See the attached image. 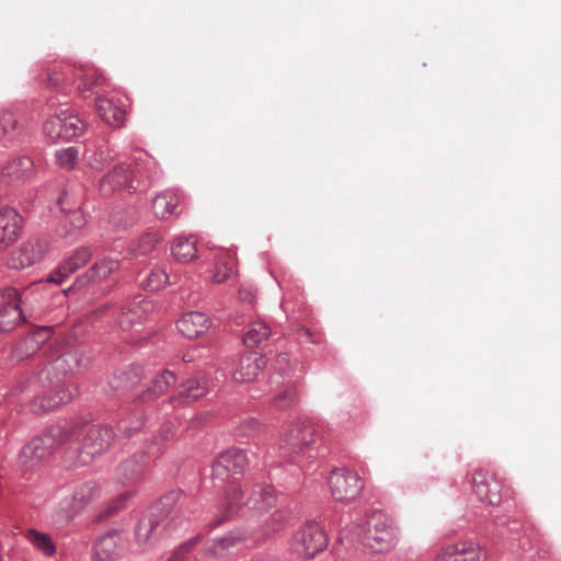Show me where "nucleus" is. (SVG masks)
Returning a JSON list of instances; mask_svg holds the SVG:
<instances>
[{
	"mask_svg": "<svg viewBox=\"0 0 561 561\" xmlns=\"http://www.w3.org/2000/svg\"><path fill=\"white\" fill-rule=\"evenodd\" d=\"M271 335V329L266 323L257 321L251 324L243 336L244 344L250 347H256L262 342L266 341Z\"/></svg>",
	"mask_w": 561,
	"mask_h": 561,
	"instance_id": "f704fd0d",
	"label": "nucleus"
},
{
	"mask_svg": "<svg viewBox=\"0 0 561 561\" xmlns=\"http://www.w3.org/2000/svg\"><path fill=\"white\" fill-rule=\"evenodd\" d=\"M44 286L45 282L39 280L22 294L12 287L0 290V332H11L25 321L22 305H32L31 295L36 294Z\"/></svg>",
	"mask_w": 561,
	"mask_h": 561,
	"instance_id": "20e7f679",
	"label": "nucleus"
},
{
	"mask_svg": "<svg viewBox=\"0 0 561 561\" xmlns=\"http://www.w3.org/2000/svg\"><path fill=\"white\" fill-rule=\"evenodd\" d=\"M149 466L147 453L139 451L127 457L116 468V478L123 484L136 483L142 479Z\"/></svg>",
	"mask_w": 561,
	"mask_h": 561,
	"instance_id": "2eb2a0df",
	"label": "nucleus"
},
{
	"mask_svg": "<svg viewBox=\"0 0 561 561\" xmlns=\"http://www.w3.org/2000/svg\"><path fill=\"white\" fill-rule=\"evenodd\" d=\"M169 284V276L163 268H152L144 280L147 290L157 291L164 288Z\"/></svg>",
	"mask_w": 561,
	"mask_h": 561,
	"instance_id": "e433bc0d",
	"label": "nucleus"
},
{
	"mask_svg": "<svg viewBox=\"0 0 561 561\" xmlns=\"http://www.w3.org/2000/svg\"><path fill=\"white\" fill-rule=\"evenodd\" d=\"M28 119L15 108H0V140L5 144L21 141L27 135Z\"/></svg>",
	"mask_w": 561,
	"mask_h": 561,
	"instance_id": "9d476101",
	"label": "nucleus"
},
{
	"mask_svg": "<svg viewBox=\"0 0 561 561\" xmlns=\"http://www.w3.org/2000/svg\"><path fill=\"white\" fill-rule=\"evenodd\" d=\"M25 538L36 550L46 557H51L56 552L55 542L45 533L32 528L25 533Z\"/></svg>",
	"mask_w": 561,
	"mask_h": 561,
	"instance_id": "2f4dec72",
	"label": "nucleus"
},
{
	"mask_svg": "<svg viewBox=\"0 0 561 561\" xmlns=\"http://www.w3.org/2000/svg\"><path fill=\"white\" fill-rule=\"evenodd\" d=\"M23 218L19 211L10 206L0 208V251L15 243L23 231Z\"/></svg>",
	"mask_w": 561,
	"mask_h": 561,
	"instance_id": "4468645a",
	"label": "nucleus"
},
{
	"mask_svg": "<svg viewBox=\"0 0 561 561\" xmlns=\"http://www.w3.org/2000/svg\"><path fill=\"white\" fill-rule=\"evenodd\" d=\"M279 359L285 360V359H286V356H285V355H280V356H279Z\"/></svg>",
	"mask_w": 561,
	"mask_h": 561,
	"instance_id": "5fc2aeb1",
	"label": "nucleus"
},
{
	"mask_svg": "<svg viewBox=\"0 0 561 561\" xmlns=\"http://www.w3.org/2000/svg\"><path fill=\"white\" fill-rule=\"evenodd\" d=\"M277 503V493L272 485L265 483H256L253 485L247 501L243 499V505L257 512H266L274 507Z\"/></svg>",
	"mask_w": 561,
	"mask_h": 561,
	"instance_id": "4be33fe9",
	"label": "nucleus"
},
{
	"mask_svg": "<svg viewBox=\"0 0 561 561\" xmlns=\"http://www.w3.org/2000/svg\"><path fill=\"white\" fill-rule=\"evenodd\" d=\"M249 460L244 450L230 448L221 453L213 462V479L217 483H226L218 500L215 526L236 515L243 504V491L239 478L248 467Z\"/></svg>",
	"mask_w": 561,
	"mask_h": 561,
	"instance_id": "f257e3e1",
	"label": "nucleus"
},
{
	"mask_svg": "<svg viewBox=\"0 0 561 561\" xmlns=\"http://www.w3.org/2000/svg\"><path fill=\"white\" fill-rule=\"evenodd\" d=\"M232 263L228 262L226 259H220L217 261L211 275L210 279L214 283H222L226 279H228L232 273Z\"/></svg>",
	"mask_w": 561,
	"mask_h": 561,
	"instance_id": "a19ab883",
	"label": "nucleus"
},
{
	"mask_svg": "<svg viewBox=\"0 0 561 561\" xmlns=\"http://www.w3.org/2000/svg\"><path fill=\"white\" fill-rule=\"evenodd\" d=\"M114 438L115 434L108 426L93 425L85 428L80 440L78 461L81 465L90 463L112 445Z\"/></svg>",
	"mask_w": 561,
	"mask_h": 561,
	"instance_id": "0eeeda50",
	"label": "nucleus"
},
{
	"mask_svg": "<svg viewBox=\"0 0 561 561\" xmlns=\"http://www.w3.org/2000/svg\"><path fill=\"white\" fill-rule=\"evenodd\" d=\"M172 255L180 262L187 263L197 256L196 240L192 237H176L171 247Z\"/></svg>",
	"mask_w": 561,
	"mask_h": 561,
	"instance_id": "c85d7f7f",
	"label": "nucleus"
},
{
	"mask_svg": "<svg viewBox=\"0 0 561 561\" xmlns=\"http://www.w3.org/2000/svg\"><path fill=\"white\" fill-rule=\"evenodd\" d=\"M158 241H159V234L156 231L149 230V231L145 232L138 241V245L136 248L137 253L138 254L149 253L150 251L153 250V248L156 247Z\"/></svg>",
	"mask_w": 561,
	"mask_h": 561,
	"instance_id": "79ce46f5",
	"label": "nucleus"
},
{
	"mask_svg": "<svg viewBox=\"0 0 561 561\" xmlns=\"http://www.w3.org/2000/svg\"><path fill=\"white\" fill-rule=\"evenodd\" d=\"M265 367V359L256 354L242 356L232 371V378L237 382L253 381Z\"/></svg>",
	"mask_w": 561,
	"mask_h": 561,
	"instance_id": "5701e85b",
	"label": "nucleus"
},
{
	"mask_svg": "<svg viewBox=\"0 0 561 561\" xmlns=\"http://www.w3.org/2000/svg\"><path fill=\"white\" fill-rule=\"evenodd\" d=\"M280 379H282V375L280 374H275V375L272 376V382L275 383V385L279 383Z\"/></svg>",
	"mask_w": 561,
	"mask_h": 561,
	"instance_id": "603ef678",
	"label": "nucleus"
},
{
	"mask_svg": "<svg viewBox=\"0 0 561 561\" xmlns=\"http://www.w3.org/2000/svg\"><path fill=\"white\" fill-rule=\"evenodd\" d=\"M289 519V512L283 508L275 510L264 522V535L271 536L282 530Z\"/></svg>",
	"mask_w": 561,
	"mask_h": 561,
	"instance_id": "c9c22d12",
	"label": "nucleus"
},
{
	"mask_svg": "<svg viewBox=\"0 0 561 561\" xmlns=\"http://www.w3.org/2000/svg\"><path fill=\"white\" fill-rule=\"evenodd\" d=\"M363 543L376 552H387L399 541V530L392 519L380 511L368 515L366 525L358 533Z\"/></svg>",
	"mask_w": 561,
	"mask_h": 561,
	"instance_id": "39448f33",
	"label": "nucleus"
},
{
	"mask_svg": "<svg viewBox=\"0 0 561 561\" xmlns=\"http://www.w3.org/2000/svg\"><path fill=\"white\" fill-rule=\"evenodd\" d=\"M473 492L478 499L490 505H497L502 501L501 483L484 470H476L472 477Z\"/></svg>",
	"mask_w": 561,
	"mask_h": 561,
	"instance_id": "f3484780",
	"label": "nucleus"
},
{
	"mask_svg": "<svg viewBox=\"0 0 561 561\" xmlns=\"http://www.w3.org/2000/svg\"><path fill=\"white\" fill-rule=\"evenodd\" d=\"M328 483L333 499L342 502L355 500L363 489L359 476L345 468L332 470Z\"/></svg>",
	"mask_w": 561,
	"mask_h": 561,
	"instance_id": "6e6552de",
	"label": "nucleus"
},
{
	"mask_svg": "<svg viewBox=\"0 0 561 561\" xmlns=\"http://www.w3.org/2000/svg\"><path fill=\"white\" fill-rule=\"evenodd\" d=\"M99 494L95 481H85L78 484L69 496L64 497L61 511L65 517L71 518L82 511Z\"/></svg>",
	"mask_w": 561,
	"mask_h": 561,
	"instance_id": "ddd939ff",
	"label": "nucleus"
},
{
	"mask_svg": "<svg viewBox=\"0 0 561 561\" xmlns=\"http://www.w3.org/2000/svg\"><path fill=\"white\" fill-rule=\"evenodd\" d=\"M95 108L104 123L119 128L125 123V111L112 99L96 98Z\"/></svg>",
	"mask_w": 561,
	"mask_h": 561,
	"instance_id": "393cba45",
	"label": "nucleus"
},
{
	"mask_svg": "<svg viewBox=\"0 0 561 561\" xmlns=\"http://www.w3.org/2000/svg\"><path fill=\"white\" fill-rule=\"evenodd\" d=\"M127 550V537L118 530H110L101 535L93 548L95 561H115Z\"/></svg>",
	"mask_w": 561,
	"mask_h": 561,
	"instance_id": "9b49d317",
	"label": "nucleus"
},
{
	"mask_svg": "<svg viewBox=\"0 0 561 561\" xmlns=\"http://www.w3.org/2000/svg\"><path fill=\"white\" fill-rule=\"evenodd\" d=\"M176 382L175 375L170 370H163L160 375L151 381V385L144 393L146 400H153L159 396L164 394L169 388Z\"/></svg>",
	"mask_w": 561,
	"mask_h": 561,
	"instance_id": "c756f323",
	"label": "nucleus"
},
{
	"mask_svg": "<svg viewBox=\"0 0 561 561\" xmlns=\"http://www.w3.org/2000/svg\"><path fill=\"white\" fill-rule=\"evenodd\" d=\"M80 365L76 352H66L58 356L47 370L56 373L55 379H49L47 388L38 394L32 404L35 413L54 410L61 404L70 402L77 394V388L66 380V376L72 373Z\"/></svg>",
	"mask_w": 561,
	"mask_h": 561,
	"instance_id": "f03ea898",
	"label": "nucleus"
},
{
	"mask_svg": "<svg viewBox=\"0 0 561 561\" xmlns=\"http://www.w3.org/2000/svg\"><path fill=\"white\" fill-rule=\"evenodd\" d=\"M43 130L51 140H64L62 111L59 114L48 117L44 123Z\"/></svg>",
	"mask_w": 561,
	"mask_h": 561,
	"instance_id": "4c0bfd02",
	"label": "nucleus"
},
{
	"mask_svg": "<svg viewBox=\"0 0 561 561\" xmlns=\"http://www.w3.org/2000/svg\"><path fill=\"white\" fill-rule=\"evenodd\" d=\"M313 443V430L305 421H297L290 424L289 428L286 431L280 448L296 453L302 447L309 446Z\"/></svg>",
	"mask_w": 561,
	"mask_h": 561,
	"instance_id": "6ab92c4d",
	"label": "nucleus"
},
{
	"mask_svg": "<svg viewBox=\"0 0 561 561\" xmlns=\"http://www.w3.org/2000/svg\"><path fill=\"white\" fill-rule=\"evenodd\" d=\"M179 332L190 339H197L206 333L210 327V320L206 313L191 311L184 313L176 322Z\"/></svg>",
	"mask_w": 561,
	"mask_h": 561,
	"instance_id": "aec40b11",
	"label": "nucleus"
},
{
	"mask_svg": "<svg viewBox=\"0 0 561 561\" xmlns=\"http://www.w3.org/2000/svg\"><path fill=\"white\" fill-rule=\"evenodd\" d=\"M249 538L250 534L247 530L241 528L233 529L224 537L214 539L206 548V553L211 557H222L230 548L247 541Z\"/></svg>",
	"mask_w": 561,
	"mask_h": 561,
	"instance_id": "b1692460",
	"label": "nucleus"
},
{
	"mask_svg": "<svg viewBox=\"0 0 561 561\" xmlns=\"http://www.w3.org/2000/svg\"><path fill=\"white\" fill-rule=\"evenodd\" d=\"M199 541H201V537L196 536V537H193V538L188 539L187 541L183 542L178 549L174 550V553H173L174 558L175 559L182 558L184 556V553L194 549L198 545Z\"/></svg>",
	"mask_w": 561,
	"mask_h": 561,
	"instance_id": "49530a36",
	"label": "nucleus"
},
{
	"mask_svg": "<svg viewBox=\"0 0 561 561\" xmlns=\"http://www.w3.org/2000/svg\"><path fill=\"white\" fill-rule=\"evenodd\" d=\"M256 297V290L252 286H241L239 298L243 302L253 304Z\"/></svg>",
	"mask_w": 561,
	"mask_h": 561,
	"instance_id": "09e8293b",
	"label": "nucleus"
},
{
	"mask_svg": "<svg viewBox=\"0 0 561 561\" xmlns=\"http://www.w3.org/2000/svg\"><path fill=\"white\" fill-rule=\"evenodd\" d=\"M69 221L73 229H81L87 222L85 216L80 208L70 214Z\"/></svg>",
	"mask_w": 561,
	"mask_h": 561,
	"instance_id": "de8ad7c7",
	"label": "nucleus"
},
{
	"mask_svg": "<svg viewBox=\"0 0 561 561\" xmlns=\"http://www.w3.org/2000/svg\"><path fill=\"white\" fill-rule=\"evenodd\" d=\"M181 500L180 491H170L160 499L150 513L140 517L135 530V538L141 550L151 543L154 533L161 525L164 528H172L182 523L184 512Z\"/></svg>",
	"mask_w": 561,
	"mask_h": 561,
	"instance_id": "7ed1b4c3",
	"label": "nucleus"
},
{
	"mask_svg": "<svg viewBox=\"0 0 561 561\" xmlns=\"http://www.w3.org/2000/svg\"><path fill=\"white\" fill-rule=\"evenodd\" d=\"M47 250L46 243L41 239H30L10 254L8 266L12 270H23L39 262Z\"/></svg>",
	"mask_w": 561,
	"mask_h": 561,
	"instance_id": "f8f14e48",
	"label": "nucleus"
},
{
	"mask_svg": "<svg viewBox=\"0 0 561 561\" xmlns=\"http://www.w3.org/2000/svg\"><path fill=\"white\" fill-rule=\"evenodd\" d=\"M121 263L118 260L111 257H103L96 261L88 272L78 278L81 285H85L93 282H99L107 278L111 274L119 270Z\"/></svg>",
	"mask_w": 561,
	"mask_h": 561,
	"instance_id": "bb28decb",
	"label": "nucleus"
},
{
	"mask_svg": "<svg viewBox=\"0 0 561 561\" xmlns=\"http://www.w3.org/2000/svg\"><path fill=\"white\" fill-rule=\"evenodd\" d=\"M298 396L294 386L288 385L273 399V405L278 410H287L296 405Z\"/></svg>",
	"mask_w": 561,
	"mask_h": 561,
	"instance_id": "58836bf2",
	"label": "nucleus"
},
{
	"mask_svg": "<svg viewBox=\"0 0 561 561\" xmlns=\"http://www.w3.org/2000/svg\"><path fill=\"white\" fill-rule=\"evenodd\" d=\"M53 447L51 437L47 434L33 438L23 448V454L35 459H44L50 454Z\"/></svg>",
	"mask_w": 561,
	"mask_h": 561,
	"instance_id": "473e14b6",
	"label": "nucleus"
},
{
	"mask_svg": "<svg viewBox=\"0 0 561 561\" xmlns=\"http://www.w3.org/2000/svg\"><path fill=\"white\" fill-rule=\"evenodd\" d=\"M64 119V140H71L83 134L85 130V123L75 113L62 111Z\"/></svg>",
	"mask_w": 561,
	"mask_h": 561,
	"instance_id": "72a5a7b5",
	"label": "nucleus"
},
{
	"mask_svg": "<svg viewBox=\"0 0 561 561\" xmlns=\"http://www.w3.org/2000/svg\"><path fill=\"white\" fill-rule=\"evenodd\" d=\"M145 424V421H144V416H142V413H137L135 415V420H123L121 423H119V431L126 436V437H129L131 436L133 434L137 433L138 431L141 430V427L144 426Z\"/></svg>",
	"mask_w": 561,
	"mask_h": 561,
	"instance_id": "37998d69",
	"label": "nucleus"
},
{
	"mask_svg": "<svg viewBox=\"0 0 561 561\" xmlns=\"http://www.w3.org/2000/svg\"><path fill=\"white\" fill-rule=\"evenodd\" d=\"M105 78L100 73L87 75L81 78L78 83V90L80 92H90L94 87H100L104 83Z\"/></svg>",
	"mask_w": 561,
	"mask_h": 561,
	"instance_id": "c03bdc74",
	"label": "nucleus"
},
{
	"mask_svg": "<svg viewBox=\"0 0 561 561\" xmlns=\"http://www.w3.org/2000/svg\"><path fill=\"white\" fill-rule=\"evenodd\" d=\"M328 546V537L317 523H307L293 536L290 549L300 559H311Z\"/></svg>",
	"mask_w": 561,
	"mask_h": 561,
	"instance_id": "423d86ee",
	"label": "nucleus"
},
{
	"mask_svg": "<svg viewBox=\"0 0 561 561\" xmlns=\"http://www.w3.org/2000/svg\"><path fill=\"white\" fill-rule=\"evenodd\" d=\"M133 187V174L127 164H117L107 172L100 183V190L104 195H110L122 188Z\"/></svg>",
	"mask_w": 561,
	"mask_h": 561,
	"instance_id": "412c9836",
	"label": "nucleus"
},
{
	"mask_svg": "<svg viewBox=\"0 0 561 561\" xmlns=\"http://www.w3.org/2000/svg\"><path fill=\"white\" fill-rule=\"evenodd\" d=\"M79 150L77 147H67L55 152V158L60 168L73 170L77 165Z\"/></svg>",
	"mask_w": 561,
	"mask_h": 561,
	"instance_id": "ea45409f",
	"label": "nucleus"
},
{
	"mask_svg": "<svg viewBox=\"0 0 561 561\" xmlns=\"http://www.w3.org/2000/svg\"><path fill=\"white\" fill-rule=\"evenodd\" d=\"M434 561H488V552L477 541L460 540L443 546Z\"/></svg>",
	"mask_w": 561,
	"mask_h": 561,
	"instance_id": "1a4fd4ad",
	"label": "nucleus"
},
{
	"mask_svg": "<svg viewBox=\"0 0 561 561\" xmlns=\"http://www.w3.org/2000/svg\"><path fill=\"white\" fill-rule=\"evenodd\" d=\"M148 306V302L140 300L133 302L128 308H123L122 314L118 319L119 327L125 330L133 324L140 322L145 318Z\"/></svg>",
	"mask_w": 561,
	"mask_h": 561,
	"instance_id": "7c9ffc66",
	"label": "nucleus"
},
{
	"mask_svg": "<svg viewBox=\"0 0 561 561\" xmlns=\"http://www.w3.org/2000/svg\"><path fill=\"white\" fill-rule=\"evenodd\" d=\"M112 160L110 152L100 149L89 158L90 165L95 170L103 169Z\"/></svg>",
	"mask_w": 561,
	"mask_h": 561,
	"instance_id": "a18cd8bd",
	"label": "nucleus"
},
{
	"mask_svg": "<svg viewBox=\"0 0 561 561\" xmlns=\"http://www.w3.org/2000/svg\"><path fill=\"white\" fill-rule=\"evenodd\" d=\"M35 176L34 161L27 156H19L10 159L0 170V179L8 184H20Z\"/></svg>",
	"mask_w": 561,
	"mask_h": 561,
	"instance_id": "dca6fc26",
	"label": "nucleus"
},
{
	"mask_svg": "<svg viewBox=\"0 0 561 561\" xmlns=\"http://www.w3.org/2000/svg\"><path fill=\"white\" fill-rule=\"evenodd\" d=\"M142 375V368L140 366H134L128 371L123 374L124 380L130 382V385H135L136 381L140 379Z\"/></svg>",
	"mask_w": 561,
	"mask_h": 561,
	"instance_id": "8fccbe9b",
	"label": "nucleus"
},
{
	"mask_svg": "<svg viewBox=\"0 0 561 561\" xmlns=\"http://www.w3.org/2000/svg\"><path fill=\"white\" fill-rule=\"evenodd\" d=\"M48 82L53 87H58L60 82V76L57 72L48 75Z\"/></svg>",
	"mask_w": 561,
	"mask_h": 561,
	"instance_id": "3c124183",
	"label": "nucleus"
},
{
	"mask_svg": "<svg viewBox=\"0 0 561 561\" xmlns=\"http://www.w3.org/2000/svg\"><path fill=\"white\" fill-rule=\"evenodd\" d=\"M180 197L174 191L158 194L152 201L154 216L159 219H169L179 206Z\"/></svg>",
	"mask_w": 561,
	"mask_h": 561,
	"instance_id": "cd10ccee",
	"label": "nucleus"
},
{
	"mask_svg": "<svg viewBox=\"0 0 561 561\" xmlns=\"http://www.w3.org/2000/svg\"><path fill=\"white\" fill-rule=\"evenodd\" d=\"M250 424L251 425H254V426H257L259 425V422L256 420H250Z\"/></svg>",
	"mask_w": 561,
	"mask_h": 561,
	"instance_id": "864d4df0",
	"label": "nucleus"
},
{
	"mask_svg": "<svg viewBox=\"0 0 561 561\" xmlns=\"http://www.w3.org/2000/svg\"><path fill=\"white\" fill-rule=\"evenodd\" d=\"M91 259V251L88 248L75 250L50 275L47 283L62 284L71 274L84 266Z\"/></svg>",
	"mask_w": 561,
	"mask_h": 561,
	"instance_id": "a211bd4d",
	"label": "nucleus"
},
{
	"mask_svg": "<svg viewBox=\"0 0 561 561\" xmlns=\"http://www.w3.org/2000/svg\"><path fill=\"white\" fill-rule=\"evenodd\" d=\"M208 392V385L204 379L190 378L179 390L178 394L171 398L173 404H184L193 402L204 397Z\"/></svg>",
	"mask_w": 561,
	"mask_h": 561,
	"instance_id": "a878e982",
	"label": "nucleus"
}]
</instances>
